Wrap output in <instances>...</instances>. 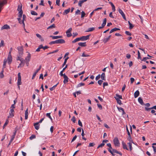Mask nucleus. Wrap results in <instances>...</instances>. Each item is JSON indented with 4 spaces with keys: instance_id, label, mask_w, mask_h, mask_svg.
I'll return each mask as SVG.
<instances>
[{
    "instance_id": "obj_1",
    "label": "nucleus",
    "mask_w": 156,
    "mask_h": 156,
    "mask_svg": "<svg viewBox=\"0 0 156 156\" xmlns=\"http://www.w3.org/2000/svg\"><path fill=\"white\" fill-rule=\"evenodd\" d=\"M65 42V41L64 39H59L55 41H51L49 43V44L51 45L55 44H63Z\"/></svg>"
},
{
    "instance_id": "obj_2",
    "label": "nucleus",
    "mask_w": 156,
    "mask_h": 156,
    "mask_svg": "<svg viewBox=\"0 0 156 156\" xmlns=\"http://www.w3.org/2000/svg\"><path fill=\"white\" fill-rule=\"evenodd\" d=\"M113 143L115 147H119L120 146V143L117 137L115 138L113 140Z\"/></svg>"
},
{
    "instance_id": "obj_3",
    "label": "nucleus",
    "mask_w": 156,
    "mask_h": 156,
    "mask_svg": "<svg viewBox=\"0 0 156 156\" xmlns=\"http://www.w3.org/2000/svg\"><path fill=\"white\" fill-rule=\"evenodd\" d=\"M44 118H42L40 120L39 122L35 123L34 124V126L35 128L38 130L39 129V125H38L39 123H41L42 122V121L44 120Z\"/></svg>"
},
{
    "instance_id": "obj_4",
    "label": "nucleus",
    "mask_w": 156,
    "mask_h": 156,
    "mask_svg": "<svg viewBox=\"0 0 156 156\" xmlns=\"http://www.w3.org/2000/svg\"><path fill=\"white\" fill-rule=\"evenodd\" d=\"M107 146L109 147V148H108V151L111 153V154L113 156H115V154H114L113 152L112 151V150L113 149L111 146V145L110 143H108L107 144Z\"/></svg>"
},
{
    "instance_id": "obj_5",
    "label": "nucleus",
    "mask_w": 156,
    "mask_h": 156,
    "mask_svg": "<svg viewBox=\"0 0 156 156\" xmlns=\"http://www.w3.org/2000/svg\"><path fill=\"white\" fill-rule=\"evenodd\" d=\"M17 49L19 51V55L22 56L23 54V48L22 46H20L17 47Z\"/></svg>"
},
{
    "instance_id": "obj_6",
    "label": "nucleus",
    "mask_w": 156,
    "mask_h": 156,
    "mask_svg": "<svg viewBox=\"0 0 156 156\" xmlns=\"http://www.w3.org/2000/svg\"><path fill=\"white\" fill-rule=\"evenodd\" d=\"M23 13V12H22V11L19 12V15H18V16L19 17L17 18L18 21H19V23L20 24H22L21 20V18L22 17Z\"/></svg>"
},
{
    "instance_id": "obj_7",
    "label": "nucleus",
    "mask_w": 156,
    "mask_h": 156,
    "mask_svg": "<svg viewBox=\"0 0 156 156\" xmlns=\"http://www.w3.org/2000/svg\"><path fill=\"white\" fill-rule=\"evenodd\" d=\"M90 36V35H89L86 36H83L81 37H80V41H83L89 39Z\"/></svg>"
},
{
    "instance_id": "obj_8",
    "label": "nucleus",
    "mask_w": 156,
    "mask_h": 156,
    "mask_svg": "<svg viewBox=\"0 0 156 156\" xmlns=\"http://www.w3.org/2000/svg\"><path fill=\"white\" fill-rule=\"evenodd\" d=\"M14 109H10V111L9 113V115L8 116V118H12L14 116Z\"/></svg>"
},
{
    "instance_id": "obj_9",
    "label": "nucleus",
    "mask_w": 156,
    "mask_h": 156,
    "mask_svg": "<svg viewBox=\"0 0 156 156\" xmlns=\"http://www.w3.org/2000/svg\"><path fill=\"white\" fill-rule=\"evenodd\" d=\"M18 78L17 81V85H20L21 84V76L20 75V73H19L18 74Z\"/></svg>"
},
{
    "instance_id": "obj_10",
    "label": "nucleus",
    "mask_w": 156,
    "mask_h": 156,
    "mask_svg": "<svg viewBox=\"0 0 156 156\" xmlns=\"http://www.w3.org/2000/svg\"><path fill=\"white\" fill-rule=\"evenodd\" d=\"M21 61L18 67H23L26 61L24 60L23 58H21V60L20 61Z\"/></svg>"
},
{
    "instance_id": "obj_11",
    "label": "nucleus",
    "mask_w": 156,
    "mask_h": 156,
    "mask_svg": "<svg viewBox=\"0 0 156 156\" xmlns=\"http://www.w3.org/2000/svg\"><path fill=\"white\" fill-rule=\"evenodd\" d=\"M119 13L122 16L125 20H126V18L125 14L122 11V9H119Z\"/></svg>"
},
{
    "instance_id": "obj_12",
    "label": "nucleus",
    "mask_w": 156,
    "mask_h": 156,
    "mask_svg": "<svg viewBox=\"0 0 156 156\" xmlns=\"http://www.w3.org/2000/svg\"><path fill=\"white\" fill-rule=\"evenodd\" d=\"M27 52L28 53V54H27V55L26 57L25 60V61L29 62L30 60V59L31 58V55L29 52Z\"/></svg>"
},
{
    "instance_id": "obj_13",
    "label": "nucleus",
    "mask_w": 156,
    "mask_h": 156,
    "mask_svg": "<svg viewBox=\"0 0 156 156\" xmlns=\"http://www.w3.org/2000/svg\"><path fill=\"white\" fill-rule=\"evenodd\" d=\"M7 60L8 63L10 64L12 60V57L11 55L9 54L7 58Z\"/></svg>"
},
{
    "instance_id": "obj_14",
    "label": "nucleus",
    "mask_w": 156,
    "mask_h": 156,
    "mask_svg": "<svg viewBox=\"0 0 156 156\" xmlns=\"http://www.w3.org/2000/svg\"><path fill=\"white\" fill-rule=\"evenodd\" d=\"M10 29L9 26L7 24L4 25L3 27H1V30L6 29L8 30Z\"/></svg>"
},
{
    "instance_id": "obj_15",
    "label": "nucleus",
    "mask_w": 156,
    "mask_h": 156,
    "mask_svg": "<svg viewBox=\"0 0 156 156\" xmlns=\"http://www.w3.org/2000/svg\"><path fill=\"white\" fill-rule=\"evenodd\" d=\"M64 80L63 81V82L64 83H67L68 81V78L67 77V76H66L65 74H64V76H63Z\"/></svg>"
},
{
    "instance_id": "obj_16",
    "label": "nucleus",
    "mask_w": 156,
    "mask_h": 156,
    "mask_svg": "<svg viewBox=\"0 0 156 156\" xmlns=\"http://www.w3.org/2000/svg\"><path fill=\"white\" fill-rule=\"evenodd\" d=\"M117 109H118L119 112H122V115H124L126 114V113L125 112L123 109L121 107H117Z\"/></svg>"
},
{
    "instance_id": "obj_17",
    "label": "nucleus",
    "mask_w": 156,
    "mask_h": 156,
    "mask_svg": "<svg viewBox=\"0 0 156 156\" xmlns=\"http://www.w3.org/2000/svg\"><path fill=\"white\" fill-rule=\"evenodd\" d=\"M50 37H52V39H57L59 38H61L62 37V36H53L51 35L50 36Z\"/></svg>"
},
{
    "instance_id": "obj_18",
    "label": "nucleus",
    "mask_w": 156,
    "mask_h": 156,
    "mask_svg": "<svg viewBox=\"0 0 156 156\" xmlns=\"http://www.w3.org/2000/svg\"><path fill=\"white\" fill-rule=\"evenodd\" d=\"M87 0H80L78 3V5L80 7H81L82 5V4L84 2H86Z\"/></svg>"
},
{
    "instance_id": "obj_19",
    "label": "nucleus",
    "mask_w": 156,
    "mask_h": 156,
    "mask_svg": "<svg viewBox=\"0 0 156 156\" xmlns=\"http://www.w3.org/2000/svg\"><path fill=\"white\" fill-rule=\"evenodd\" d=\"M78 44L79 45L82 47H85L87 46L86 42H79Z\"/></svg>"
},
{
    "instance_id": "obj_20",
    "label": "nucleus",
    "mask_w": 156,
    "mask_h": 156,
    "mask_svg": "<svg viewBox=\"0 0 156 156\" xmlns=\"http://www.w3.org/2000/svg\"><path fill=\"white\" fill-rule=\"evenodd\" d=\"M138 101L142 105H145L143 102V99L139 97L138 98Z\"/></svg>"
},
{
    "instance_id": "obj_21",
    "label": "nucleus",
    "mask_w": 156,
    "mask_h": 156,
    "mask_svg": "<svg viewBox=\"0 0 156 156\" xmlns=\"http://www.w3.org/2000/svg\"><path fill=\"white\" fill-rule=\"evenodd\" d=\"M112 150V151L113 152H114L116 154H119L121 156H122V153L120 152H119L115 149H113Z\"/></svg>"
},
{
    "instance_id": "obj_22",
    "label": "nucleus",
    "mask_w": 156,
    "mask_h": 156,
    "mask_svg": "<svg viewBox=\"0 0 156 156\" xmlns=\"http://www.w3.org/2000/svg\"><path fill=\"white\" fill-rule=\"evenodd\" d=\"M36 36L37 37L39 38L41 40V41H44V39L41 37V36L40 34H36Z\"/></svg>"
},
{
    "instance_id": "obj_23",
    "label": "nucleus",
    "mask_w": 156,
    "mask_h": 156,
    "mask_svg": "<svg viewBox=\"0 0 156 156\" xmlns=\"http://www.w3.org/2000/svg\"><path fill=\"white\" fill-rule=\"evenodd\" d=\"M122 145L123 148L124 149H126L127 150H129V149L127 147L126 144L123 141L122 142Z\"/></svg>"
},
{
    "instance_id": "obj_24",
    "label": "nucleus",
    "mask_w": 156,
    "mask_h": 156,
    "mask_svg": "<svg viewBox=\"0 0 156 156\" xmlns=\"http://www.w3.org/2000/svg\"><path fill=\"white\" fill-rule=\"evenodd\" d=\"M120 29L118 28H115L112 29L110 31L109 33L110 34L112 33V32L117 31L120 30Z\"/></svg>"
},
{
    "instance_id": "obj_25",
    "label": "nucleus",
    "mask_w": 156,
    "mask_h": 156,
    "mask_svg": "<svg viewBox=\"0 0 156 156\" xmlns=\"http://www.w3.org/2000/svg\"><path fill=\"white\" fill-rule=\"evenodd\" d=\"M140 94L139 91L138 90H136L134 94V96L135 98H136L138 97Z\"/></svg>"
},
{
    "instance_id": "obj_26",
    "label": "nucleus",
    "mask_w": 156,
    "mask_h": 156,
    "mask_svg": "<svg viewBox=\"0 0 156 156\" xmlns=\"http://www.w3.org/2000/svg\"><path fill=\"white\" fill-rule=\"evenodd\" d=\"M70 8H69L68 9L65 10L64 12L63 13V14L64 15H65L68 13L70 11Z\"/></svg>"
},
{
    "instance_id": "obj_27",
    "label": "nucleus",
    "mask_w": 156,
    "mask_h": 156,
    "mask_svg": "<svg viewBox=\"0 0 156 156\" xmlns=\"http://www.w3.org/2000/svg\"><path fill=\"white\" fill-rule=\"evenodd\" d=\"M28 116V109L27 108L25 112V119H27Z\"/></svg>"
},
{
    "instance_id": "obj_28",
    "label": "nucleus",
    "mask_w": 156,
    "mask_h": 156,
    "mask_svg": "<svg viewBox=\"0 0 156 156\" xmlns=\"http://www.w3.org/2000/svg\"><path fill=\"white\" fill-rule=\"evenodd\" d=\"M117 101V103L119 105H121L122 104L121 101L117 97H114Z\"/></svg>"
},
{
    "instance_id": "obj_29",
    "label": "nucleus",
    "mask_w": 156,
    "mask_h": 156,
    "mask_svg": "<svg viewBox=\"0 0 156 156\" xmlns=\"http://www.w3.org/2000/svg\"><path fill=\"white\" fill-rule=\"evenodd\" d=\"M80 41V37L77 38H76V39H75V40H74L73 41H72V43H75L76 42L78 41Z\"/></svg>"
},
{
    "instance_id": "obj_30",
    "label": "nucleus",
    "mask_w": 156,
    "mask_h": 156,
    "mask_svg": "<svg viewBox=\"0 0 156 156\" xmlns=\"http://www.w3.org/2000/svg\"><path fill=\"white\" fill-rule=\"evenodd\" d=\"M85 85V83H81L78 84L76 86V88H78L82 86H83Z\"/></svg>"
},
{
    "instance_id": "obj_31",
    "label": "nucleus",
    "mask_w": 156,
    "mask_h": 156,
    "mask_svg": "<svg viewBox=\"0 0 156 156\" xmlns=\"http://www.w3.org/2000/svg\"><path fill=\"white\" fill-rule=\"evenodd\" d=\"M95 29V28L94 27H90L87 30H86V32H90L93 31Z\"/></svg>"
},
{
    "instance_id": "obj_32",
    "label": "nucleus",
    "mask_w": 156,
    "mask_h": 156,
    "mask_svg": "<svg viewBox=\"0 0 156 156\" xmlns=\"http://www.w3.org/2000/svg\"><path fill=\"white\" fill-rule=\"evenodd\" d=\"M105 73H103L101 74V79L102 80H105Z\"/></svg>"
},
{
    "instance_id": "obj_33",
    "label": "nucleus",
    "mask_w": 156,
    "mask_h": 156,
    "mask_svg": "<svg viewBox=\"0 0 156 156\" xmlns=\"http://www.w3.org/2000/svg\"><path fill=\"white\" fill-rule=\"evenodd\" d=\"M42 48V45L41 44L40 45L39 47L36 50V51L37 52H38L40 51V49L41 48Z\"/></svg>"
},
{
    "instance_id": "obj_34",
    "label": "nucleus",
    "mask_w": 156,
    "mask_h": 156,
    "mask_svg": "<svg viewBox=\"0 0 156 156\" xmlns=\"http://www.w3.org/2000/svg\"><path fill=\"white\" fill-rule=\"evenodd\" d=\"M3 72H4V69H2V71L0 73V77L1 78H3L4 76V75L3 74Z\"/></svg>"
},
{
    "instance_id": "obj_35",
    "label": "nucleus",
    "mask_w": 156,
    "mask_h": 156,
    "mask_svg": "<svg viewBox=\"0 0 156 156\" xmlns=\"http://www.w3.org/2000/svg\"><path fill=\"white\" fill-rule=\"evenodd\" d=\"M127 139L128 140H129V141L130 142H131L133 143V141L132 139V138H131L130 135H128V136Z\"/></svg>"
},
{
    "instance_id": "obj_36",
    "label": "nucleus",
    "mask_w": 156,
    "mask_h": 156,
    "mask_svg": "<svg viewBox=\"0 0 156 156\" xmlns=\"http://www.w3.org/2000/svg\"><path fill=\"white\" fill-rule=\"evenodd\" d=\"M6 62H7V60H6V59H4V62H3V66L2 69H4L5 68V66L6 65Z\"/></svg>"
},
{
    "instance_id": "obj_37",
    "label": "nucleus",
    "mask_w": 156,
    "mask_h": 156,
    "mask_svg": "<svg viewBox=\"0 0 156 156\" xmlns=\"http://www.w3.org/2000/svg\"><path fill=\"white\" fill-rule=\"evenodd\" d=\"M132 143L131 142H129L128 143V144L129 147V150L130 151H131L132 150Z\"/></svg>"
},
{
    "instance_id": "obj_38",
    "label": "nucleus",
    "mask_w": 156,
    "mask_h": 156,
    "mask_svg": "<svg viewBox=\"0 0 156 156\" xmlns=\"http://www.w3.org/2000/svg\"><path fill=\"white\" fill-rule=\"evenodd\" d=\"M128 22L129 26V28L130 29H132L133 27L134 26L133 25V24L130 23L129 21H128Z\"/></svg>"
},
{
    "instance_id": "obj_39",
    "label": "nucleus",
    "mask_w": 156,
    "mask_h": 156,
    "mask_svg": "<svg viewBox=\"0 0 156 156\" xmlns=\"http://www.w3.org/2000/svg\"><path fill=\"white\" fill-rule=\"evenodd\" d=\"M55 25L54 24L49 26L48 28L47 29H52L53 28H55Z\"/></svg>"
},
{
    "instance_id": "obj_40",
    "label": "nucleus",
    "mask_w": 156,
    "mask_h": 156,
    "mask_svg": "<svg viewBox=\"0 0 156 156\" xmlns=\"http://www.w3.org/2000/svg\"><path fill=\"white\" fill-rule=\"evenodd\" d=\"M31 14L33 15L37 16L38 15L37 13L34 11H31Z\"/></svg>"
},
{
    "instance_id": "obj_41",
    "label": "nucleus",
    "mask_w": 156,
    "mask_h": 156,
    "mask_svg": "<svg viewBox=\"0 0 156 156\" xmlns=\"http://www.w3.org/2000/svg\"><path fill=\"white\" fill-rule=\"evenodd\" d=\"M69 58V57H67L65 59L64 62L62 65V67H63L66 65V64L67 62V61Z\"/></svg>"
},
{
    "instance_id": "obj_42",
    "label": "nucleus",
    "mask_w": 156,
    "mask_h": 156,
    "mask_svg": "<svg viewBox=\"0 0 156 156\" xmlns=\"http://www.w3.org/2000/svg\"><path fill=\"white\" fill-rule=\"evenodd\" d=\"M58 84V83H57L53 87H51L50 88V90L51 91H52L53 90H54L55 88L57 86V84Z\"/></svg>"
},
{
    "instance_id": "obj_43",
    "label": "nucleus",
    "mask_w": 156,
    "mask_h": 156,
    "mask_svg": "<svg viewBox=\"0 0 156 156\" xmlns=\"http://www.w3.org/2000/svg\"><path fill=\"white\" fill-rule=\"evenodd\" d=\"M109 40V39L108 38H104L103 40V42H104V43H105L107 42H108V40Z\"/></svg>"
},
{
    "instance_id": "obj_44",
    "label": "nucleus",
    "mask_w": 156,
    "mask_h": 156,
    "mask_svg": "<svg viewBox=\"0 0 156 156\" xmlns=\"http://www.w3.org/2000/svg\"><path fill=\"white\" fill-rule=\"evenodd\" d=\"M46 115L47 117H48L50 119L51 121L52 120V119L50 115V113H47L46 114Z\"/></svg>"
},
{
    "instance_id": "obj_45",
    "label": "nucleus",
    "mask_w": 156,
    "mask_h": 156,
    "mask_svg": "<svg viewBox=\"0 0 156 156\" xmlns=\"http://www.w3.org/2000/svg\"><path fill=\"white\" fill-rule=\"evenodd\" d=\"M105 143H102V144H100L98 146L97 148L98 149L100 147H102L105 145Z\"/></svg>"
},
{
    "instance_id": "obj_46",
    "label": "nucleus",
    "mask_w": 156,
    "mask_h": 156,
    "mask_svg": "<svg viewBox=\"0 0 156 156\" xmlns=\"http://www.w3.org/2000/svg\"><path fill=\"white\" fill-rule=\"evenodd\" d=\"M9 122V121L8 120V119H7L6 120V121H5V123H4V126H3V128L5 127V126L8 124V122Z\"/></svg>"
},
{
    "instance_id": "obj_47",
    "label": "nucleus",
    "mask_w": 156,
    "mask_h": 156,
    "mask_svg": "<svg viewBox=\"0 0 156 156\" xmlns=\"http://www.w3.org/2000/svg\"><path fill=\"white\" fill-rule=\"evenodd\" d=\"M81 56L82 57H89L90 55L88 54H85L84 52H83Z\"/></svg>"
},
{
    "instance_id": "obj_48",
    "label": "nucleus",
    "mask_w": 156,
    "mask_h": 156,
    "mask_svg": "<svg viewBox=\"0 0 156 156\" xmlns=\"http://www.w3.org/2000/svg\"><path fill=\"white\" fill-rule=\"evenodd\" d=\"M58 49H57L55 51H54L52 52H49L48 53H47V55H49V54H53V53H56L57 52H58Z\"/></svg>"
},
{
    "instance_id": "obj_49",
    "label": "nucleus",
    "mask_w": 156,
    "mask_h": 156,
    "mask_svg": "<svg viewBox=\"0 0 156 156\" xmlns=\"http://www.w3.org/2000/svg\"><path fill=\"white\" fill-rule=\"evenodd\" d=\"M36 137V136L34 135H32L30 137V139L31 140H32L33 139L35 138Z\"/></svg>"
},
{
    "instance_id": "obj_50",
    "label": "nucleus",
    "mask_w": 156,
    "mask_h": 156,
    "mask_svg": "<svg viewBox=\"0 0 156 156\" xmlns=\"http://www.w3.org/2000/svg\"><path fill=\"white\" fill-rule=\"evenodd\" d=\"M26 15L24 14L23 15V19L22 22H24V20H26Z\"/></svg>"
},
{
    "instance_id": "obj_51",
    "label": "nucleus",
    "mask_w": 156,
    "mask_h": 156,
    "mask_svg": "<svg viewBox=\"0 0 156 156\" xmlns=\"http://www.w3.org/2000/svg\"><path fill=\"white\" fill-rule=\"evenodd\" d=\"M125 33L128 36H131L132 35L131 33L128 31H126Z\"/></svg>"
},
{
    "instance_id": "obj_52",
    "label": "nucleus",
    "mask_w": 156,
    "mask_h": 156,
    "mask_svg": "<svg viewBox=\"0 0 156 156\" xmlns=\"http://www.w3.org/2000/svg\"><path fill=\"white\" fill-rule=\"evenodd\" d=\"M95 145L94 143H91L89 144L88 147H93Z\"/></svg>"
},
{
    "instance_id": "obj_53",
    "label": "nucleus",
    "mask_w": 156,
    "mask_h": 156,
    "mask_svg": "<svg viewBox=\"0 0 156 156\" xmlns=\"http://www.w3.org/2000/svg\"><path fill=\"white\" fill-rule=\"evenodd\" d=\"M116 97H115L118 98L119 99H122V96H121L120 95H119L118 94H116Z\"/></svg>"
},
{
    "instance_id": "obj_54",
    "label": "nucleus",
    "mask_w": 156,
    "mask_h": 156,
    "mask_svg": "<svg viewBox=\"0 0 156 156\" xmlns=\"http://www.w3.org/2000/svg\"><path fill=\"white\" fill-rule=\"evenodd\" d=\"M85 15V13L83 11H82L81 12V17L83 18V17Z\"/></svg>"
},
{
    "instance_id": "obj_55",
    "label": "nucleus",
    "mask_w": 156,
    "mask_h": 156,
    "mask_svg": "<svg viewBox=\"0 0 156 156\" xmlns=\"http://www.w3.org/2000/svg\"><path fill=\"white\" fill-rule=\"evenodd\" d=\"M17 10L18 11H19V12H20V11H22V12H23L22 10V7H19V6H18Z\"/></svg>"
},
{
    "instance_id": "obj_56",
    "label": "nucleus",
    "mask_w": 156,
    "mask_h": 156,
    "mask_svg": "<svg viewBox=\"0 0 156 156\" xmlns=\"http://www.w3.org/2000/svg\"><path fill=\"white\" fill-rule=\"evenodd\" d=\"M17 127L15 128V132L13 134L12 136H15L16 133V132H17Z\"/></svg>"
},
{
    "instance_id": "obj_57",
    "label": "nucleus",
    "mask_w": 156,
    "mask_h": 156,
    "mask_svg": "<svg viewBox=\"0 0 156 156\" xmlns=\"http://www.w3.org/2000/svg\"><path fill=\"white\" fill-rule=\"evenodd\" d=\"M78 124L80 126L82 127L83 125L82 123L80 120H79L78 121Z\"/></svg>"
},
{
    "instance_id": "obj_58",
    "label": "nucleus",
    "mask_w": 156,
    "mask_h": 156,
    "mask_svg": "<svg viewBox=\"0 0 156 156\" xmlns=\"http://www.w3.org/2000/svg\"><path fill=\"white\" fill-rule=\"evenodd\" d=\"M71 120L73 121V122L75 123L76 121L75 117L74 116H73Z\"/></svg>"
},
{
    "instance_id": "obj_59",
    "label": "nucleus",
    "mask_w": 156,
    "mask_h": 156,
    "mask_svg": "<svg viewBox=\"0 0 156 156\" xmlns=\"http://www.w3.org/2000/svg\"><path fill=\"white\" fill-rule=\"evenodd\" d=\"M72 30V28H69L68 30L66 31V33H70Z\"/></svg>"
},
{
    "instance_id": "obj_60",
    "label": "nucleus",
    "mask_w": 156,
    "mask_h": 156,
    "mask_svg": "<svg viewBox=\"0 0 156 156\" xmlns=\"http://www.w3.org/2000/svg\"><path fill=\"white\" fill-rule=\"evenodd\" d=\"M103 82V81L102 80H100L98 81V83L99 85H101L102 84Z\"/></svg>"
},
{
    "instance_id": "obj_61",
    "label": "nucleus",
    "mask_w": 156,
    "mask_h": 156,
    "mask_svg": "<svg viewBox=\"0 0 156 156\" xmlns=\"http://www.w3.org/2000/svg\"><path fill=\"white\" fill-rule=\"evenodd\" d=\"M80 10L79 9H77L75 12L76 15L80 14Z\"/></svg>"
},
{
    "instance_id": "obj_62",
    "label": "nucleus",
    "mask_w": 156,
    "mask_h": 156,
    "mask_svg": "<svg viewBox=\"0 0 156 156\" xmlns=\"http://www.w3.org/2000/svg\"><path fill=\"white\" fill-rule=\"evenodd\" d=\"M39 5L44 6V1L43 0H41V3L39 4Z\"/></svg>"
},
{
    "instance_id": "obj_63",
    "label": "nucleus",
    "mask_w": 156,
    "mask_h": 156,
    "mask_svg": "<svg viewBox=\"0 0 156 156\" xmlns=\"http://www.w3.org/2000/svg\"><path fill=\"white\" fill-rule=\"evenodd\" d=\"M60 0H56V3L58 6L60 5Z\"/></svg>"
},
{
    "instance_id": "obj_64",
    "label": "nucleus",
    "mask_w": 156,
    "mask_h": 156,
    "mask_svg": "<svg viewBox=\"0 0 156 156\" xmlns=\"http://www.w3.org/2000/svg\"><path fill=\"white\" fill-rule=\"evenodd\" d=\"M100 76H101L99 74L97 76H96V78H95V79L96 80H99L100 78Z\"/></svg>"
}]
</instances>
